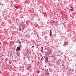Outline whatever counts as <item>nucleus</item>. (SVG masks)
Instances as JSON below:
<instances>
[{
    "label": "nucleus",
    "instance_id": "14",
    "mask_svg": "<svg viewBox=\"0 0 76 76\" xmlns=\"http://www.w3.org/2000/svg\"><path fill=\"white\" fill-rule=\"evenodd\" d=\"M42 51H43V50H41V52H42Z\"/></svg>",
    "mask_w": 76,
    "mask_h": 76
},
{
    "label": "nucleus",
    "instance_id": "19",
    "mask_svg": "<svg viewBox=\"0 0 76 76\" xmlns=\"http://www.w3.org/2000/svg\"><path fill=\"white\" fill-rule=\"evenodd\" d=\"M24 29H23V31L24 30Z\"/></svg>",
    "mask_w": 76,
    "mask_h": 76
},
{
    "label": "nucleus",
    "instance_id": "15",
    "mask_svg": "<svg viewBox=\"0 0 76 76\" xmlns=\"http://www.w3.org/2000/svg\"><path fill=\"white\" fill-rule=\"evenodd\" d=\"M32 48H34V46H33L32 47Z\"/></svg>",
    "mask_w": 76,
    "mask_h": 76
},
{
    "label": "nucleus",
    "instance_id": "16",
    "mask_svg": "<svg viewBox=\"0 0 76 76\" xmlns=\"http://www.w3.org/2000/svg\"><path fill=\"white\" fill-rule=\"evenodd\" d=\"M66 44H65L64 45H65V47H66Z\"/></svg>",
    "mask_w": 76,
    "mask_h": 76
},
{
    "label": "nucleus",
    "instance_id": "4",
    "mask_svg": "<svg viewBox=\"0 0 76 76\" xmlns=\"http://www.w3.org/2000/svg\"><path fill=\"white\" fill-rule=\"evenodd\" d=\"M22 28H23V29H24H24H25V26H22Z\"/></svg>",
    "mask_w": 76,
    "mask_h": 76
},
{
    "label": "nucleus",
    "instance_id": "6",
    "mask_svg": "<svg viewBox=\"0 0 76 76\" xmlns=\"http://www.w3.org/2000/svg\"><path fill=\"white\" fill-rule=\"evenodd\" d=\"M30 69H31V68H30L29 67H27V70H30Z\"/></svg>",
    "mask_w": 76,
    "mask_h": 76
},
{
    "label": "nucleus",
    "instance_id": "9",
    "mask_svg": "<svg viewBox=\"0 0 76 76\" xmlns=\"http://www.w3.org/2000/svg\"><path fill=\"white\" fill-rule=\"evenodd\" d=\"M54 57V56L52 55V56H51V57Z\"/></svg>",
    "mask_w": 76,
    "mask_h": 76
},
{
    "label": "nucleus",
    "instance_id": "7",
    "mask_svg": "<svg viewBox=\"0 0 76 76\" xmlns=\"http://www.w3.org/2000/svg\"><path fill=\"white\" fill-rule=\"evenodd\" d=\"M19 31H22V29L21 28H20L19 29Z\"/></svg>",
    "mask_w": 76,
    "mask_h": 76
},
{
    "label": "nucleus",
    "instance_id": "21",
    "mask_svg": "<svg viewBox=\"0 0 76 76\" xmlns=\"http://www.w3.org/2000/svg\"><path fill=\"white\" fill-rule=\"evenodd\" d=\"M0 44H1V43H0Z\"/></svg>",
    "mask_w": 76,
    "mask_h": 76
},
{
    "label": "nucleus",
    "instance_id": "17",
    "mask_svg": "<svg viewBox=\"0 0 76 76\" xmlns=\"http://www.w3.org/2000/svg\"><path fill=\"white\" fill-rule=\"evenodd\" d=\"M41 60H42V58H41Z\"/></svg>",
    "mask_w": 76,
    "mask_h": 76
},
{
    "label": "nucleus",
    "instance_id": "13",
    "mask_svg": "<svg viewBox=\"0 0 76 76\" xmlns=\"http://www.w3.org/2000/svg\"><path fill=\"white\" fill-rule=\"evenodd\" d=\"M20 43H21L20 42H19V44H20Z\"/></svg>",
    "mask_w": 76,
    "mask_h": 76
},
{
    "label": "nucleus",
    "instance_id": "5",
    "mask_svg": "<svg viewBox=\"0 0 76 76\" xmlns=\"http://www.w3.org/2000/svg\"><path fill=\"white\" fill-rule=\"evenodd\" d=\"M70 10H71V11H72V12H73V9L72 8L70 9Z\"/></svg>",
    "mask_w": 76,
    "mask_h": 76
},
{
    "label": "nucleus",
    "instance_id": "8",
    "mask_svg": "<svg viewBox=\"0 0 76 76\" xmlns=\"http://www.w3.org/2000/svg\"><path fill=\"white\" fill-rule=\"evenodd\" d=\"M45 61V62H46V63H48V60H46Z\"/></svg>",
    "mask_w": 76,
    "mask_h": 76
},
{
    "label": "nucleus",
    "instance_id": "3",
    "mask_svg": "<svg viewBox=\"0 0 76 76\" xmlns=\"http://www.w3.org/2000/svg\"><path fill=\"white\" fill-rule=\"evenodd\" d=\"M51 33H52L51 30L50 31V36H51V35H52V34H51Z\"/></svg>",
    "mask_w": 76,
    "mask_h": 76
},
{
    "label": "nucleus",
    "instance_id": "20",
    "mask_svg": "<svg viewBox=\"0 0 76 76\" xmlns=\"http://www.w3.org/2000/svg\"><path fill=\"white\" fill-rule=\"evenodd\" d=\"M42 58H43V57H42Z\"/></svg>",
    "mask_w": 76,
    "mask_h": 76
},
{
    "label": "nucleus",
    "instance_id": "12",
    "mask_svg": "<svg viewBox=\"0 0 76 76\" xmlns=\"http://www.w3.org/2000/svg\"><path fill=\"white\" fill-rule=\"evenodd\" d=\"M48 57L46 58V60H48Z\"/></svg>",
    "mask_w": 76,
    "mask_h": 76
},
{
    "label": "nucleus",
    "instance_id": "2",
    "mask_svg": "<svg viewBox=\"0 0 76 76\" xmlns=\"http://www.w3.org/2000/svg\"><path fill=\"white\" fill-rule=\"evenodd\" d=\"M19 50H20V48L19 47H17L16 49L17 51H18Z\"/></svg>",
    "mask_w": 76,
    "mask_h": 76
},
{
    "label": "nucleus",
    "instance_id": "18",
    "mask_svg": "<svg viewBox=\"0 0 76 76\" xmlns=\"http://www.w3.org/2000/svg\"><path fill=\"white\" fill-rule=\"evenodd\" d=\"M47 67V66H45V67Z\"/></svg>",
    "mask_w": 76,
    "mask_h": 76
},
{
    "label": "nucleus",
    "instance_id": "10",
    "mask_svg": "<svg viewBox=\"0 0 76 76\" xmlns=\"http://www.w3.org/2000/svg\"><path fill=\"white\" fill-rule=\"evenodd\" d=\"M15 8H16V9H18V7L17 6H15Z\"/></svg>",
    "mask_w": 76,
    "mask_h": 76
},
{
    "label": "nucleus",
    "instance_id": "11",
    "mask_svg": "<svg viewBox=\"0 0 76 76\" xmlns=\"http://www.w3.org/2000/svg\"><path fill=\"white\" fill-rule=\"evenodd\" d=\"M41 49H42V50H43V47H42V48H41Z\"/></svg>",
    "mask_w": 76,
    "mask_h": 76
},
{
    "label": "nucleus",
    "instance_id": "1",
    "mask_svg": "<svg viewBox=\"0 0 76 76\" xmlns=\"http://www.w3.org/2000/svg\"><path fill=\"white\" fill-rule=\"evenodd\" d=\"M45 75L46 76H48V75H49V73H48V71H46Z\"/></svg>",
    "mask_w": 76,
    "mask_h": 76
}]
</instances>
